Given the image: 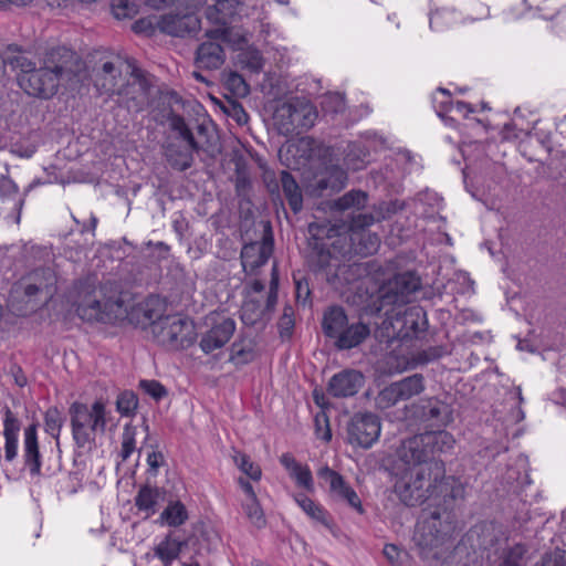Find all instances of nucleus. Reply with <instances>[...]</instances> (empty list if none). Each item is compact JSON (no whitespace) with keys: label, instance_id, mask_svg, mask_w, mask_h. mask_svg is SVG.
<instances>
[{"label":"nucleus","instance_id":"f257e3e1","mask_svg":"<svg viewBox=\"0 0 566 566\" xmlns=\"http://www.w3.org/2000/svg\"><path fill=\"white\" fill-rule=\"evenodd\" d=\"M392 476L394 492L403 504L415 506L427 500L437 505L443 503L444 511L430 512V517L420 522L415 533V541L421 548L438 546L441 535L452 530L447 510L455 499L463 497L462 483L451 476L436 482L434 475L426 473V470L402 468L400 464H394Z\"/></svg>","mask_w":566,"mask_h":566},{"label":"nucleus","instance_id":"f03ea898","mask_svg":"<svg viewBox=\"0 0 566 566\" xmlns=\"http://www.w3.org/2000/svg\"><path fill=\"white\" fill-rule=\"evenodd\" d=\"M76 59L74 51L59 46L45 54L40 67H35V63L21 53L9 59V65L12 70L20 71L18 82L27 94L48 99L57 93L61 84L75 76L71 65Z\"/></svg>","mask_w":566,"mask_h":566},{"label":"nucleus","instance_id":"7ed1b4c3","mask_svg":"<svg viewBox=\"0 0 566 566\" xmlns=\"http://www.w3.org/2000/svg\"><path fill=\"white\" fill-rule=\"evenodd\" d=\"M72 437L75 446L91 450L96 444L98 433H104L107 424L106 405L102 399L92 405L74 401L69 408Z\"/></svg>","mask_w":566,"mask_h":566},{"label":"nucleus","instance_id":"20e7f679","mask_svg":"<svg viewBox=\"0 0 566 566\" xmlns=\"http://www.w3.org/2000/svg\"><path fill=\"white\" fill-rule=\"evenodd\" d=\"M154 303L155 300L146 301L144 315L151 324V332L156 342L174 350L189 347L196 337L193 323L181 315L160 317L150 307Z\"/></svg>","mask_w":566,"mask_h":566},{"label":"nucleus","instance_id":"39448f33","mask_svg":"<svg viewBox=\"0 0 566 566\" xmlns=\"http://www.w3.org/2000/svg\"><path fill=\"white\" fill-rule=\"evenodd\" d=\"M395 464L402 468L426 470V473L434 475L437 482L444 476V464L442 461H432L429 449L424 443L423 433L413 436L403 440L397 449V460Z\"/></svg>","mask_w":566,"mask_h":566},{"label":"nucleus","instance_id":"423d86ee","mask_svg":"<svg viewBox=\"0 0 566 566\" xmlns=\"http://www.w3.org/2000/svg\"><path fill=\"white\" fill-rule=\"evenodd\" d=\"M76 312L86 322L116 324L127 318L128 306L122 295L102 301L94 294L86 295L77 305Z\"/></svg>","mask_w":566,"mask_h":566},{"label":"nucleus","instance_id":"0eeeda50","mask_svg":"<svg viewBox=\"0 0 566 566\" xmlns=\"http://www.w3.org/2000/svg\"><path fill=\"white\" fill-rule=\"evenodd\" d=\"M279 272L276 263H273L270 290L266 298H258L247 293L241 307V319L245 325H254L272 312L277 302Z\"/></svg>","mask_w":566,"mask_h":566},{"label":"nucleus","instance_id":"6e6552de","mask_svg":"<svg viewBox=\"0 0 566 566\" xmlns=\"http://www.w3.org/2000/svg\"><path fill=\"white\" fill-rule=\"evenodd\" d=\"M420 285V279L412 272L395 275L379 289L381 306L406 304Z\"/></svg>","mask_w":566,"mask_h":566},{"label":"nucleus","instance_id":"1a4fd4ad","mask_svg":"<svg viewBox=\"0 0 566 566\" xmlns=\"http://www.w3.org/2000/svg\"><path fill=\"white\" fill-rule=\"evenodd\" d=\"M380 420L371 412L356 413L348 423V441L364 449L370 448L380 436Z\"/></svg>","mask_w":566,"mask_h":566},{"label":"nucleus","instance_id":"9d476101","mask_svg":"<svg viewBox=\"0 0 566 566\" xmlns=\"http://www.w3.org/2000/svg\"><path fill=\"white\" fill-rule=\"evenodd\" d=\"M317 474L321 479H324L329 483V491L336 500L346 502L359 514L364 513L359 496L338 472L329 469L328 467H324L319 469Z\"/></svg>","mask_w":566,"mask_h":566},{"label":"nucleus","instance_id":"9b49d317","mask_svg":"<svg viewBox=\"0 0 566 566\" xmlns=\"http://www.w3.org/2000/svg\"><path fill=\"white\" fill-rule=\"evenodd\" d=\"M391 326L397 329L398 336L411 337L416 336L427 328V315L422 307L410 306L398 311L395 316L391 317Z\"/></svg>","mask_w":566,"mask_h":566},{"label":"nucleus","instance_id":"f8f14e48","mask_svg":"<svg viewBox=\"0 0 566 566\" xmlns=\"http://www.w3.org/2000/svg\"><path fill=\"white\" fill-rule=\"evenodd\" d=\"M365 382L364 375L355 369H345L335 374L327 387L329 395L336 398L355 396Z\"/></svg>","mask_w":566,"mask_h":566},{"label":"nucleus","instance_id":"ddd939ff","mask_svg":"<svg viewBox=\"0 0 566 566\" xmlns=\"http://www.w3.org/2000/svg\"><path fill=\"white\" fill-rule=\"evenodd\" d=\"M273 252V241L264 238L261 242L245 244L241 251V262L247 274H253L255 270L264 265Z\"/></svg>","mask_w":566,"mask_h":566},{"label":"nucleus","instance_id":"4468645a","mask_svg":"<svg viewBox=\"0 0 566 566\" xmlns=\"http://www.w3.org/2000/svg\"><path fill=\"white\" fill-rule=\"evenodd\" d=\"M200 29V20L192 12L159 17V31L172 36H185Z\"/></svg>","mask_w":566,"mask_h":566},{"label":"nucleus","instance_id":"2eb2a0df","mask_svg":"<svg viewBox=\"0 0 566 566\" xmlns=\"http://www.w3.org/2000/svg\"><path fill=\"white\" fill-rule=\"evenodd\" d=\"M235 331V322L232 318H222L214 324L201 338L200 348L203 353L210 354L223 347Z\"/></svg>","mask_w":566,"mask_h":566},{"label":"nucleus","instance_id":"dca6fc26","mask_svg":"<svg viewBox=\"0 0 566 566\" xmlns=\"http://www.w3.org/2000/svg\"><path fill=\"white\" fill-rule=\"evenodd\" d=\"M56 283L55 273L49 269H36L29 273L22 282L24 294L29 297L35 296L39 293H44L51 297L54 293V285Z\"/></svg>","mask_w":566,"mask_h":566},{"label":"nucleus","instance_id":"f3484780","mask_svg":"<svg viewBox=\"0 0 566 566\" xmlns=\"http://www.w3.org/2000/svg\"><path fill=\"white\" fill-rule=\"evenodd\" d=\"M294 501L314 523L322 525L333 535H336L337 527L331 514L319 503L314 502L305 494L294 495Z\"/></svg>","mask_w":566,"mask_h":566},{"label":"nucleus","instance_id":"a211bd4d","mask_svg":"<svg viewBox=\"0 0 566 566\" xmlns=\"http://www.w3.org/2000/svg\"><path fill=\"white\" fill-rule=\"evenodd\" d=\"M23 457L25 465L32 475H39L41 472V454L38 442V427L30 424L23 433Z\"/></svg>","mask_w":566,"mask_h":566},{"label":"nucleus","instance_id":"6ab92c4d","mask_svg":"<svg viewBox=\"0 0 566 566\" xmlns=\"http://www.w3.org/2000/svg\"><path fill=\"white\" fill-rule=\"evenodd\" d=\"M223 48L216 42L208 41L199 45L196 52V65L198 69L217 70L224 62Z\"/></svg>","mask_w":566,"mask_h":566},{"label":"nucleus","instance_id":"aec40b11","mask_svg":"<svg viewBox=\"0 0 566 566\" xmlns=\"http://www.w3.org/2000/svg\"><path fill=\"white\" fill-rule=\"evenodd\" d=\"M370 335V328L363 322L348 323L339 336L335 339V345L339 349H352L365 342Z\"/></svg>","mask_w":566,"mask_h":566},{"label":"nucleus","instance_id":"412c9836","mask_svg":"<svg viewBox=\"0 0 566 566\" xmlns=\"http://www.w3.org/2000/svg\"><path fill=\"white\" fill-rule=\"evenodd\" d=\"M20 422L10 409L6 412L3 420L4 458L12 462L18 455Z\"/></svg>","mask_w":566,"mask_h":566},{"label":"nucleus","instance_id":"4be33fe9","mask_svg":"<svg viewBox=\"0 0 566 566\" xmlns=\"http://www.w3.org/2000/svg\"><path fill=\"white\" fill-rule=\"evenodd\" d=\"M348 323V316L340 306H331L323 314V332L329 338L336 339Z\"/></svg>","mask_w":566,"mask_h":566},{"label":"nucleus","instance_id":"5701e85b","mask_svg":"<svg viewBox=\"0 0 566 566\" xmlns=\"http://www.w3.org/2000/svg\"><path fill=\"white\" fill-rule=\"evenodd\" d=\"M164 501V492L156 486H142L135 496V505L146 517L154 515Z\"/></svg>","mask_w":566,"mask_h":566},{"label":"nucleus","instance_id":"b1692460","mask_svg":"<svg viewBox=\"0 0 566 566\" xmlns=\"http://www.w3.org/2000/svg\"><path fill=\"white\" fill-rule=\"evenodd\" d=\"M423 438L432 461H437V455L452 450L455 444L453 436L444 430L427 431Z\"/></svg>","mask_w":566,"mask_h":566},{"label":"nucleus","instance_id":"393cba45","mask_svg":"<svg viewBox=\"0 0 566 566\" xmlns=\"http://www.w3.org/2000/svg\"><path fill=\"white\" fill-rule=\"evenodd\" d=\"M422 416L438 426H447L452 421L450 406L439 399L431 398L422 407Z\"/></svg>","mask_w":566,"mask_h":566},{"label":"nucleus","instance_id":"a878e982","mask_svg":"<svg viewBox=\"0 0 566 566\" xmlns=\"http://www.w3.org/2000/svg\"><path fill=\"white\" fill-rule=\"evenodd\" d=\"M295 114L294 124L295 130H307L314 126L317 118V111L315 106L305 99H294Z\"/></svg>","mask_w":566,"mask_h":566},{"label":"nucleus","instance_id":"bb28decb","mask_svg":"<svg viewBox=\"0 0 566 566\" xmlns=\"http://www.w3.org/2000/svg\"><path fill=\"white\" fill-rule=\"evenodd\" d=\"M346 171L338 166H332L326 169V176L317 180L315 191L319 195L327 189L332 191H339L346 186Z\"/></svg>","mask_w":566,"mask_h":566},{"label":"nucleus","instance_id":"cd10ccee","mask_svg":"<svg viewBox=\"0 0 566 566\" xmlns=\"http://www.w3.org/2000/svg\"><path fill=\"white\" fill-rule=\"evenodd\" d=\"M281 185L284 192V196L291 207V209L297 213L303 208V196L301 188L294 177L287 172H281Z\"/></svg>","mask_w":566,"mask_h":566},{"label":"nucleus","instance_id":"c85d7f7f","mask_svg":"<svg viewBox=\"0 0 566 566\" xmlns=\"http://www.w3.org/2000/svg\"><path fill=\"white\" fill-rule=\"evenodd\" d=\"M188 520V511L180 501H171L158 517L160 525L178 527Z\"/></svg>","mask_w":566,"mask_h":566},{"label":"nucleus","instance_id":"c756f323","mask_svg":"<svg viewBox=\"0 0 566 566\" xmlns=\"http://www.w3.org/2000/svg\"><path fill=\"white\" fill-rule=\"evenodd\" d=\"M181 546L182 543L179 539L168 535L155 546L154 554L164 566H170L179 556Z\"/></svg>","mask_w":566,"mask_h":566},{"label":"nucleus","instance_id":"7c9ffc66","mask_svg":"<svg viewBox=\"0 0 566 566\" xmlns=\"http://www.w3.org/2000/svg\"><path fill=\"white\" fill-rule=\"evenodd\" d=\"M294 114L295 106L293 101L283 103L276 108L274 113V120L280 133L289 135L295 132Z\"/></svg>","mask_w":566,"mask_h":566},{"label":"nucleus","instance_id":"2f4dec72","mask_svg":"<svg viewBox=\"0 0 566 566\" xmlns=\"http://www.w3.org/2000/svg\"><path fill=\"white\" fill-rule=\"evenodd\" d=\"M367 193L361 190H350L335 200L332 208L337 211L360 210L367 203Z\"/></svg>","mask_w":566,"mask_h":566},{"label":"nucleus","instance_id":"473e14b6","mask_svg":"<svg viewBox=\"0 0 566 566\" xmlns=\"http://www.w3.org/2000/svg\"><path fill=\"white\" fill-rule=\"evenodd\" d=\"M395 385L401 401L418 396L424 390V379L420 374H415L399 381H395Z\"/></svg>","mask_w":566,"mask_h":566},{"label":"nucleus","instance_id":"72a5a7b5","mask_svg":"<svg viewBox=\"0 0 566 566\" xmlns=\"http://www.w3.org/2000/svg\"><path fill=\"white\" fill-rule=\"evenodd\" d=\"M65 417L56 407H50L44 413V430L55 440H59Z\"/></svg>","mask_w":566,"mask_h":566},{"label":"nucleus","instance_id":"f704fd0d","mask_svg":"<svg viewBox=\"0 0 566 566\" xmlns=\"http://www.w3.org/2000/svg\"><path fill=\"white\" fill-rule=\"evenodd\" d=\"M119 74V71H117L112 62H105L102 66V73L99 80H97V85L104 90L105 93H117V75Z\"/></svg>","mask_w":566,"mask_h":566},{"label":"nucleus","instance_id":"c9c22d12","mask_svg":"<svg viewBox=\"0 0 566 566\" xmlns=\"http://www.w3.org/2000/svg\"><path fill=\"white\" fill-rule=\"evenodd\" d=\"M223 85L235 97H245L250 93L249 84L237 72L224 73Z\"/></svg>","mask_w":566,"mask_h":566},{"label":"nucleus","instance_id":"e433bc0d","mask_svg":"<svg viewBox=\"0 0 566 566\" xmlns=\"http://www.w3.org/2000/svg\"><path fill=\"white\" fill-rule=\"evenodd\" d=\"M242 509L251 524L258 528L265 526L266 520L258 499H245Z\"/></svg>","mask_w":566,"mask_h":566},{"label":"nucleus","instance_id":"4c0bfd02","mask_svg":"<svg viewBox=\"0 0 566 566\" xmlns=\"http://www.w3.org/2000/svg\"><path fill=\"white\" fill-rule=\"evenodd\" d=\"M401 399L399 398L398 389L395 382L381 389L375 398V406L380 410H386L397 405Z\"/></svg>","mask_w":566,"mask_h":566},{"label":"nucleus","instance_id":"58836bf2","mask_svg":"<svg viewBox=\"0 0 566 566\" xmlns=\"http://www.w3.org/2000/svg\"><path fill=\"white\" fill-rule=\"evenodd\" d=\"M136 436L137 429L135 427L129 424L124 427L119 451L122 461H126L136 451Z\"/></svg>","mask_w":566,"mask_h":566},{"label":"nucleus","instance_id":"ea45409f","mask_svg":"<svg viewBox=\"0 0 566 566\" xmlns=\"http://www.w3.org/2000/svg\"><path fill=\"white\" fill-rule=\"evenodd\" d=\"M233 460L238 468L252 480L258 481L261 479L262 473L260 467L254 464L247 454L235 452Z\"/></svg>","mask_w":566,"mask_h":566},{"label":"nucleus","instance_id":"a19ab883","mask_svg":"<svg viewBox=\"0 0 566 566\" xmlns=\"http://www.w3.org/2000/svg\"><path fill=\"white\" fill-rule=\"evenodd\" d=\"M290 476L295 480L297 486L305 489L308 492L314 491L313 475L307 465L298 464Z\"/></svg>","mask_w":566,"mask_h":566},{"label":"nucleus","instance_id":"79ce46f5","mask_svg":"<svg viewBox=\"0 0 566 566\" xmlns=\"http://www.w3.org/2000/svg\"><path fill=\"white\" fill-rule=\"evenodd\" d=\"M138 405L137 397L132 391H125L120 394L116 401V408L117 411L122 416H129L132 415Z\"/></svg>","mask_w":566,"mask_h":566},{"label":"nucleus","instance_id":"37998d69","mask_svg":"<svg viewBox=\"0 0 566 566\" xmlns=\"http://www.w3.org/2000/svg\"><path fill=\"white\" fill-rule=\"evenodd\" d=\"M132 29L135 33L153 35L156 30H159V18L156 15H150L138 19L133 23Z\"/></svg>","mask_w":566,"mask_h":566},{"label":"nucleus","instance_id":"c03bdc74","mask_svg":"<svg viewBox=\"0 0 566 566\" xmlns=\"http://www.w3.org/2000/svg\"><path fill=\"white\" fill-rule=\"evenodd\" d=\"M355 235L359 237L360 247L357 249L359 253L373 254L377 251L380 242L377 234L363 231L360 233H355Z\"/></svg>","mask_w":566,"mask_h":566},{"label":"nucleus","instance_id":"a18cd8bd","mask_svg":"<svg viewBox=\"0 0 566 566\" xmlns=\"http://www.w3.org/2000/svg\"><path fill=\"white\" fill-rule=\"evenodd\" d=\"M112 10L114 17L118 20L133 18L137 13V6L129 0H118L113 3Z\"/></svg>","mask_w":566,"mask_h":566},{"label":"nucleus","instance_id":"49530a36","mask_svg":"<svg viewBox=\"0 0 566 566\" xmlns=\"http://www.w3.org/2000/svg\"><path fill=\"white\" fill-rule=\"evenodd\" d=\"M169 161H170V165L175 169L184 171V170L188 169L189 167H191L192 161H193V156H192L191 150L179 151L176 154H170Z\"/></svg>","mask_w":566,"mask_h":566},{"label":"nucleus","instance_id":"de8ad7c7","mask_svg":"<svg viewBox=\"0 0 566 566\" xmlns=\"http://www.w3.org/2000/svg\"><path fill=\"white\" fill-rule=\"evenodd\" d=\"M230 0H217L213 7H209L207 10V17L213 20L217 24L226 25L228 23L227 15L222 13Z\"/></svg>","mask_w":566,"mask_h":566},{"label":"nucleus","instance_id":"09e8293b","mask_svg":"<svg viewBox=\"0 0 566 566\" xmlns=\"http://www.w3.org/2000/svg\"><path fill=\"white\" fill-rule=\"evenodd\" d=\"M19 187L13 180L2 176L0 178V198L2 200H11L18 196Z\"/></svg>","mask_w":566,"mask_h":566},{"label":"nucleus","instance_id":"8fccbe9b","mask_svg":"<svg viewBox=\"0 0 566 566\" xmlns=\"http://www.w3.org/2000/svg\"><path fill=\"white\" fill-rule=\"evenodd\" d=\"M322 106L326 112L338 113L344 109L345 102L340 94L335 93L325 96Z\"/></svg>","mask_w":566,"mask_h":566},{"label":"nucleus","instance_id":"3c124183","mask_svg":"<svg viewBox=\"0 0 566 566\" xmlns=\"http://www.w3.org/2000/svg\"><path fill=\"white\" fill-rule=\"evenodd\" d=\"M140 388H143L146 394L157 400L167 394L165 387L157 380H142Z\"/></svg>","mask_w":566,"mask_h":566},{"label":"nucleus","instance_id":"603ef678","mask_svg":"<svg viewBox=\"0 0 566 566\" xmlns=\"http://www.w3.org/2000/svg\"><path fill=\"white\" fill-rule=\"evenodd\" d=\"M526 553V549L523 545H515L512 547L503 560V566H513V565H524L522 559L524 554Z\"/></svg>","mask_w":566,"mask_h":566},{"label":"nucleus","instance_id":"864d4df0","mask_svg":"<svg viewBox=\"0 0 566 566\" xmlns=\"http://www.w3.org/2000/svg\"><path fill=\"white\" fill-rule=\"evenodd\" d=\"M294 326L293 312L291 307H285L280 318L279 328L282 337H289Z\"/></svg>","mask_w":566,"mask_h":566},{"label":"nucleus","instance_id":"5fc2aeb1","mask_svg":"<svg viewBox=\"0 0 566 566\" xmlns=\"http://www.w3.org/2000/svg\"><path fill=\"white\" fill-rule=\"evenodd\" d=\"M386 365L389 374H399L407 369L408 363L405 358L400 361L398 356L390 354L386 357Z\"/></svg>","mask_w":566,"mask_h":566},{"label":"nucleus","instance_id":"6e6d98bb","mask_svg":"<svg viewBox=\"0 0 566 566\" xmlns=\"http://www.w3.org/2000/svg\"><path fill=\"white\" fill-rule=\"evenodd\" d=\"M401 554L402 552L394 544H387L384 547V555L391 564H400Z\"/></svg>","mask_w":566,"mask_h":566},{"label":"nucleus","instance_id":"4d7b16f0","mask_svg":"<svg viewBox=\"0 0 566 566\" xmlns=\"http://www.w3.org/2000/svg\"><path fill=\"white\" fill-rule=\"evenodd\" d=\"M147 464L150 470L157 472L158 469L164 464V455L159 451H151L147 454Z\"/></svg>","mask_w":566,"mask_h":566},{"label":"nucleus","instance_id":"13d9d810","mask_svg":"<svg viewBox=\"0 0 566 566\" xmlns=\"http://www.w3.org/2000/svg\"><path fill=\"white\" fill-rule=\"evenodd\" d=\"M332 231H334L333 228H327L325 224H321L317 222H312L308 226V232L315 238H319L321 234H323L325 232H326L327 237H331L329 232H332Z\"/></svg>","mask_w":566,"mask_h":566},{"label":"nucleus","instance_id":"bf43d9fd","mask_svg":"<svg viewBox=\"0 0 566 566\" xmlns=\"http://www.w3.org/2000/svg\"><path fill=\"white\" fill-rule=\"evenodd\" d=\"M310 289L307 283H303L301 281H296V298L298 302L305 304L310 297Z\"/></svg>","mask_w":566,"mask_h":566},{"label":"nucleus","instance_id":"052dcab7","mask_svg":"<svg viewBox=\"0 0 566 566\" xmlns=\"http://www.w3.org/2000/svg\"><path fill=\"white\" fill-rule=\"evenodd\" d=\"M315 421H316V427H317L316 428V436H317V438L323 440V441L328 442L332 439V433H331V430H329V427H328V423H327V419L324 418L325 428H322L319 426V417H316Z\"/></svg>","mask_w":566,"mask_h":566},{"label":"nucleus","instance_id":"680f3d73","mask_svg":"<svg viewBox=\"0 0 566 566\" xmlns=\"http://www.w3.org/2000/svg\"><path fill=\"white\" fill-rule=\"evenodd\" d=\"M263 291L264 284L259 280L253 281L245 287V294L251 293L252 296H255L258 298H264Z\"/></svg>","mask_w":566,"mask_h":566},{"label":"nucleus","instance_id":"e2e57ef3","mask_svg":"<svg viewBox=\"0 0 566 566\" xmlns=\"http://www.w3.org/2000/svg\"><path fill=\"white\" fill-rule=\"evenodd\" d=\"M374 217L371 214H359L353 220L352 228L358 229V228H366L373 224Z\"/></svg>","mask_w":566,"mask_h":566},{"label":"nucleus","instance_id":"0e129e2a","mask_svg":"<svg viewBox=\"0 0 566 566\" xmlns=\"http://www.w3.org/2000/svg\"><path fill=\"white\" fill-rule=\"evenodd\" d=\"M453 109L464 116L474 112V108L470 104L462 102V101L451 102L450 111H453Z\"/></svg>","mask_w":566,"mask_h":566},{"label":"nucleus","instance_id":"69168bd1","mask_svg":"<svg viewBox=\"0 0 566 566\" xmlns=\"http://www.w3.org/2000/svg\"><path fill=\"white\" fill-rule=\"evenodd\" d=\"M254 354L252 349H235V345L233 346V359L238 361L247 363L252 360Z\"/></svg>","mask_w":566,"mask_h":566},{"label":"nucleus","instance_id":"338daca9","mask_svg":"<svg viewBox=\"0 0 566 566\" xmlns=\"http://www.w3.org/2000/svg\"><path fill=\"white\" fill-rule=\"evenodd\" d=\"M281 464L291 473L300 464L290 453H283L280 458Z\"/></svg>","mask_w":566,"mask_h":566},{"label":"nucleus","instance_id":"774afa93","mask_svg":"<svg viewBox=\"0 0 566 566\" xmlns=\"http://www.w3.org/2000/svg\"><path fill=\"white\" fill-rule=\"evenodd\" d=\"M536 566H566L562 558H557L556 556L545 555L543 556L539 564Z\"/></svg>","mask_w":566,"mask_h":566}]
</instances>
